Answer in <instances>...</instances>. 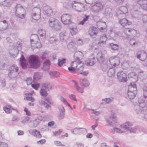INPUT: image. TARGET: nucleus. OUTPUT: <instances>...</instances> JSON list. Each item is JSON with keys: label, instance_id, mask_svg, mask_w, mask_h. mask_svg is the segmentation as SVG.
<instances>
[{"label": "nucleus", "instance_id": "obj_14", "mask_svg": "<svg viewBox=\"0 0 147 147\" xmlns=\"http://www.w3.org/2000/svg\"><path fill=\"white\" fill-rule=\"evenodd\" d=\"M29 133L37 138H40L42 135L40 134V132L36 129H33L29 131Z\"/></svg>", "mask_w": 147, "mask_h": 147}, {"label": "nucleus", "instance_id": "obj_35", "mask_svg": "<svg viewBox=\"0 0 147 147\" xmlns=\"http://www.w3.org/2000/svg\"><path fill=\"white\" fill-rule=\"evenodd\" d=\"M49 74L51 78H57L58 77L59 74L58 72L56 71H51L49 72Z\"/></svg>", "mask_w": 147, "mask_h": 147}, {"label": "nucleus", "instance_id": "obj_37", "mask_svg": "<svg viewBox=\"0 0 147 147\" xmlns=\"http://www.w3.org/2000/svg\"><path fill=\"white\" fill-rule=\"evenodd\" d=\"M145 100H144L143 98L142 97L138 98V102L140 107H145L146 104L144 102Z\"/></svg>", "mask_w": 147, "mask_h": 147}, {"label": "nucleus", "instance_id": "obj_61", "mask_svg": "<svg viewBox=\"0 0 147 147\" xmlns=\"http://www.w3.org/2000/svg\"><path fill=\"white\" fill-rule=\"evenodd\" d=\"M111 74L112 73V74H111V78L113 77L115 75V68L114 67L111 66Z\"/></svg>", "mask_w": 147, "mask_h": 147}, {"label": "nucleus", "instance_id": "obj_27", "mask_svg": "<svg viewBox=\"0 0 147 147\" xmlns=\"http://www.w3.org/2000/svg\"><path fill=\"white\" fill-rule=\"evenodd\" d=\"M119 22L123 27L127 25H130L131 24L130 22H129L125 18L119 19Z\"/></svg>", "mask_w": 147, "mask_h": 147}, {"label": "nucleus", "instance_id": "obj_5", "mask_svg": "<svg viewBox=\"0 0 147 147\" xmlns=\"http://www.w3.org/2000/svg\"><path fill=\"white\" fill-rule=\"evenodd\" d=\"M128 9L125 6H121L117 9L116 13L117 16L119 20L125 18L127 13Z\"/></svg>", "mask_w": 147, "mask_h": 147}, {"label": "nucleus", "instance_id": "obj_47", "mask_svg": "<svg viewBox=\"0 0 147 147\" xmlns=\"http://www.w3.org/2000/svg\"><path fill=\"white\" fill-rule=\"evenodd\" d=\"M124 131H121L120 129H118L117 128L114 127L113 129H112L111 133L113 134H114L115 133H123Z\"/></svg>", "mask_w": 147, "mask_h": 147}, {"label": "nucleus", "instance_id": "obj_49", "mask_svg": "<svg viewBox=\"0 0 147 147\" xmlns=\"http://www.w3.org/2000/svg\"><path fill=\"white\" fill-rule=\"evenodd\" d=\"M47 90H46L42 88H41L40 90V94L42 96H47L48 93H47Z\"/></svg>", "mask_w": 147, "mask_h": 147}, {"label": "nucleus", "instance_id": "obj_23", "mask_svg": "<svg viewBox=\"0 0 147 147\" xmlns=\"http://www.w3.org/2000/svg\"><path fill=\"white\" fill-rule=\"evenodd\" d=\"M59 38L61 40H66L68 38L67 33L65 31L61 32L59 34Z\"/></svg>", "mask_w": 147, "mask_h": 147}, {"label": "nucleus", "instance_id": "obj_13", "mask_svg": "<svg viewBox=\"0 0 147 147\" xmlns=\"http://www.w3.org/2000/svg\"><path fill=\"white\" fill-rule=\"evenodd\" d=\"M20 63L22 68L24 69H27L28 67V65L26 62L25 59L23 55H22L20 60Z\"/></svg>", "mask_w": 147, "mask_h": 147}, {"label": "nucleus", "instance_id": "obj_26", "mask_svg": "<svg viewBox=\"0 0 147 147\" xmlns=\"http://www.w3.org/2000/svg\"><path fill=\"white\" fill-rule=\"evenodd\" d=\"M79 82L80 85L83 87H87L90 85L88 81L86 78L80 79Z\"/></svg>", "mask_w": 147, "mask_h": 147}, {"label": "nucleus", "instance_id": "obj_20", "mask_svg": "<svg viewBox=\"0 0 147 147\" xmlns=\"http://www.w3.org/2000/svg\"><path fill=\"white\" fill-rule=\"evenodd\" d=\"M97 25L98 26V28L101 32H103L106 30V24L105 22H98L97 23Z\"/></svg>", "mask_w": 147, "mask_h": 147}, {"label": "nucleus", "instance_id": "obj_63", "mask_svg": "<svg viewBox=\"0 0 147 147\" xmlns=\"http://www.w3.org/2000/svg\"><path fill=\"white\" fill-rule=\"evenodd\" d=\"M32 18L33 20H37L40 18H37V14L34 12H32L31 15Z\"/></svg>", "mask_w": 147, "mask_h": 147}, {"label": "nucleus", "instance_id": "obj_25", "mask_svg": "<svg viewBox=\"0 0 147 147\" xmlns=\"http://www.w3.org/2000/svg\"><path fill=\"white\" fill-rule=\"evenodd\" d=\"M132 123L129 122H127L121 125V127L125 130H126L127 131L132 126Z\"/></svg>", "mask_w": 147, "mask_h": 147}, {"label": "nucleus", "instance_id": "obj_22", "mask_svg": "<svg viewBox=\"0 0 147 147\" xmlns=\"http://www.w3.org/2000/svg\"><path fill=\"white\" fill-rule=\"evenodd\" d=\"M96 58L98 61L100 63H104V59L103 58L102 52L101 51H100L98 52L97 54Z\"/></svg>", "mask_w": 147, "mask_h": 147}, {"label": "nucleus", "instance_id": "obj_9", "mask_svg": "<svg viewBox=\"0 0 147 147\" xmlns=\"http://www.w3.org/2000/svg\"><path fill=\"white\" fill-rule=\"evenodd\" d=\"M118 79L120 82H126L127 80V74L123 71L118 72L117 74Z\"/></svg>", "mask_w": 147, "mask_h": 147}, {"label": "nucleus", "instance_id": "obj_2", "mask_svg": "<svg viewBox=\"0 0 147 147\" xmlns=\"http://www.w3.org/2000/svg\"><path fill=\"white\" fill-rule=\"evenodd\" d=\"M8 76L11 79L17 78L19 76V71L18 67L15 65L10 67L8 70Z\"/></svg>", "mask_w": 147, "mask_h": 147}, {"label": "nucleus", "instance_id": "obj_33", "mask_svg": "<svg viewBox=\"0 0 147 147\" xmlns=\"http://www.w3.org/2000/svg\"><path fill=\"white\" fill-rule=\"evenodd\" d=\"M42 76L41 73L37 72L34 73L33 77V81L35 82L39 80Z\"/></svg>", "mask_w": 147, "mask_h": 147}, {"label": "nucleus", "instance_id": "obj_62", "mask_svg": "<svg viewBox=\"0 0 147 147\" xmlns=\"http://www.w3.org/2000/svg\"><path fill=\"white\" fill-rule=\"evenodd\" d=\"M66 59H62V60H60L59 59L58 60V65L59 66H61L63 63H65Z\"/></svg>", "mask_w": 147, "mask_h": 147}, {"label": "nucleus", "instance_id": "obj_59", "mask_svg": "<svg viewBox=\"0 0 147 147\" xmlns=\"http://www.w3.org/2000/svg\"><path fill=\"white\" fill-rule=\"evenodd\" d=\"M143 95L145 99L147 98V87H144L143 89Z\"/></svg>", "mask_w": 147, "mask_h": 147}, {"label": "nucleus", "instance_id": "obj_34", "mask_svg": "<svg viewBox=\"0 0 147 147\" xmlns=\"http://www.w3.org/2000/svg\"><path fill=\"white\" fill-rule=\"evenodd\" d=\"M33 12L36 13L37 14V18H40L41 10L38 7L34 8L33 9Z\"/></svg>", "mask_w": 147, "mask_h": 147}, {"label": "nucleus", "instance_id": "obj_64", "mask_svg": "<svg viewBox=\"0 0 147 147\" xmlns=\"http://www.w3.org/2000/svg\"><path fill=\"white\" fill-rule=\"evenodd\" d=\"M129 43L131 45H134L136 44H137V42H136L134 38H132L130 39L129 40Z\"/></svg>", "mask_w": 147, "mask_h": 147}, {"label": "nucleus", "instance_id": "obj_40", "mask_svg": "<svg viewBox=\"0 0 147 147\" xmlns=\"http://www.w3.org/2000/svg\"><path fill=\"white\" fill-rule=\"evenodd\" d=\"M70 32L71 35H76L77 33L78 30L76 26H74L70 28Z\"/></svg>", "mask_w": 147, "mask_h": 147}, {"label": "nucleus", "instance_id": "obj_44", "mask_svg": "<svg viewBox=\"0 0 147 147\" xmlns=\"http://www.w3.org/2000/svg\"><path fill=\"white\" fill-rule=\"evenodd\" d=\"M105 121L107 125H110V115H106L105 117Z\"/></svg>", "mask_w": 147, "mask_h": 147}, {"label": "nucleus", "instance_id": "obj_51", "mask_svg": "<svg viewBox=\"0 0 147 147\" xmlns=\"http://www.w3.org/2000/svg\"><path fill=\"white\" fill-rule=\"evenodd\" d=\"M102 102L101 103V104L104 105L107 104L109 103L110 101V98H105L102 100Z\"/></svg>", "mask_w": 147, "mask_h": 147}, {"label": "nucleus", "instance_id": "obj_21", "mask_svg": "<svg viewBox=\"0 0 147 147\" xmlns=\"http://www.w3.org/2000/svg\"><path fill=\"white\" fill-rule=\"evenodd\" d=\"M117 123L116 115L115 113L111 112V125L115 124Z\"/></svg>", "mask_w": 147, "mask_h": 147}, {"label": "nucleus", "instance_id": "obj_52", "mask_svg": "<svg viewBox=\"0 0 147 147\" xmlns=\"http://www.w3.org/2000/svg\"><path fill=\"white\" fill-rule=\"evenodd\" d=\"M16 47L18 50H21L22 49V44L20 42H17L16 44V46H13V48Z\"/></svg>", "mask_w": 147, "mask_h": 147}, {"label": "nucleus", "instance_id": "obj_48", "mask_svg": "<svg viewBox=\"0 0 147 147\" xmlns=\"http://www.w3.org/2000/svg\"><path fill=\"white\" fill-rule=\"evenodd\" d=\"M29 117H24L21 119V122L22 123H25L28 121Z\"/></svg>", "mask_w": 147, "mask_h": 147}, {"label": "nucleus", "instance_id": "obj_30", "mask_svg": "<svg viewBox=\"0 0 147 147\" xmlns=\"http://www.w3.org/2000/svg\"><path fill=\"white\" fill-rule=\"evenodd\" d=\"M52 87V85L50 83L45 82L42 84V88L48 91L51 89Z\"/></svg>", "mask_w": 147, "mask_h": 147}, {"label": "nucleus", "instance_id": "obj_3", "mask_svg": "<svg viewBox=\"0 0 147 147\" xmlns=\"http://www.w3.org/2000/svg\"><path fill=\"white\" fill-rule=\"evenodd\" d=\"M49 25L52 29L56 31L60 30L61 28V23L53 18L49 19Z\"/></svg>", "mask_w": 147, "mask_h": 147}, {"label": "nucleus", "instance_id": "obj_8", "mask_svg": "<svg viewBox=\"0 0 147 147\" xmlns=\"http://www.w3.org/2000/svg\"><path fill=\"white\" fill-rule=\"evenodd\" d=\"M72 6L74 10L78 12L82 11L84 7L83 4L75 1H74L72 3Z\"/></svg>", "mask_w": 147, "mask_h": 147}, {"label": "nucleus", "instance_id": "obj_39", "mask_svg": "<svg viewBox=\"0 0 147 147\" xmlns=\"http://www.w3.org/2000/svg\"><path fill=\"white\" fill-rule=\"evenodd\" d=\"M137 92L128 91L127 95L129 98L130 99H134L136 96Z\"/></svg>", "mask_w": 147, "mask_h": 147}, {"label": "nucleus", "instance_id": "obj_55", "mask_svg": "<svg viewBox=\"0 0 147 147\" xmlns=\"http://www.w3.org/2000/svg\"><path fill=\"white\" fill-rule=\"evenodd\" d=\"M19 119L18 118V117L17 116H14L12 118V120L9 122V125H13V121H18Z\"/></svg>", "mask_w": 147, "mask_h": 147}, {"label": "nucleus", "instance_id": "obj_50", "mask_svg": "<svg viewBox=\"0 0 147 147\" xmlns=\"http://www.w3.org/2000/svg\"><path fill=\"white\" fill-rule=\"evenodd\" d=\"M0 22H2L3 23L5 24V26L3 28H0V30L1 31H3L4 30H5L7 29L8 27V24L7 23V22L6 20H3L1 21H0Z\"/></svg>", "mask_w": 147, "mask_h": 147}, {"label": "nucleus", "instance_id": "obj_6", "mask_svg": "<svg viewBox=\"0 0 147 147\" xmlns=\"http://www.w3.org/2000/svg\"><path fill=\"white\" fill-rule=\"evenodd\" d=\"M42 98L44 100H46L48 102V103L44 100H39L38 102V103L39 105L44 107L45 108L48 109L51 107L49 105H53V101L52 100L51 97H47L45 98Z\"/></svg>", "mask_w": 147, "mask_h": 147}, {"label": "nucleus", "instance_id": "obj_1", "mask_svg": "<svg viewBox=\"0 0 147 147\" xmlns=\"http://www.w3.org/2000/svg\"><path fill=\"white\" fill-rule=\"evenodd\" d=\"M28 60L30 68L36 69L39 67L40 62L38 56L34 55H31Z\"/></svg>", "mask_w": 147, "mask_h": 147}, {"label": "nucleus", "instance_id": "obj_29", "mask_svg": "<svg viewBox=\"0 0 147 147\" xmlns=\"http://www.w3.org/2000/svg\"><path fill=\"white\" fill-rule=\"evenodd\" d=\"M128 77L129 79L131 80L134 82L138 80V77L137 74L134 72H131L128 74Z\"/></svg>", "mask_w": 147, "mask_h": 147}, {"label": "nucleus", "instance_id": "obj_57", "mask_svg": "<svg viewBox=\"0 0 147 147\" xmlns=\"http://www.w3.org/2000/svg\"><path fill=\"white\" fill-rule=\"evenodd\" d=\"M114 58H115V59L116 60V61H115L116 63H114L113 64L114 66V67H115L117 65L116 63L118 64H119V58L118 57L116 56H115L114 57H111V60L114 59Z\"/></svg>", "mask_w": 147, "mask_h": 147}, {"label": "nucleus", "instance_id": "obj_46", "mask_svg": "<svg viewBox=\"0 0 147 147\" xmlns=\"http://www.w3.org/2000/svg\"><path fill=\"white\" fill-rule=\"evenodd\" d=\"M140 13V12L136 10L132 11L131 12L132 16L135 18H137Z\"/></svg>", "mask_w": 147, "mask_h": 147}, {"label": "nucleus", "instance_id": "obj_7", "mask_svg": "<svg viewBox=\"0 0 147 147\" xmlns=\"http://www.w3.org/2000/svg\"><path fill=\"white\" fill-rule=\"evenodd\" d=\"M91 9L94 13H98L101 11L103 8V5L100 2L95 3L91 7Z\"/></svg>", "mask_w": 147, "mask_h": 147}, {"label": "nucleus", "instance_id": "obj_53", "mask_svg": "<svg viewBox=\"0 0 147 147\" xmlns=\"http://www.w3.org/2000/svg\"><path fill=\"white\" fill-rule=\"evenodd\" d=\"M40 120L38 118H37L33 121V126L34 127H37L39 123L40 122Z\"/></svg>", "mask_w": 147, "mask_h": 147}, {"label": "nucleus", "instance_id": "obj_28", "mask_svg": "<svg viewBox=\"0 0 147 147\" xmlns=\"http://www.w3.org/2000/svg\"><path fill=\"white\" fill-rule=\"evenodd\" d=\"M72 82L74 84V87L78 92L81 93L83 92L84 90L83 88L80 87L77 82L74 80H72Z\"/></svg>", "mask_w": 147, "mask_h": 147}, {"label": "nucleus", "instance_id": "obj_43", "mask_svg": "<svg viewBox=\"0 0 147 147\" xmlns=\"http://www.w3.org/2000/svg\"><path fill=\"white\" fill-rule=\"evenodd\" d=\"M84 129L86 130V129L83 128H77L76 127L74 129H71V132L72 133L74 134H79L80 132V129Z\"/></svg>", "mask_w": 147, "mask_h": 147}, {"label": "nucleus", "instance_id": "obj_54", "mask_svg": "<svg viewBox=\"0 0 147 147\" xmlns=\"http://www.w3.org/2000/svg\"><path fill=\"white\" fill-rule=\"evenodd\" d=\"M107 38L106 36L104 35L101 36L100 38V42L101 43H103L107 40Z\"/></svg>", "mask_w": 147, "mask_h": 147}, {"label": "nucleus", "instance_id": "obj_45", "mask_svg": "<svg viewBox=\"0 0 147 147\" xmlns=\"http://www.w3.org/2000/svg\"><path fill=\"white\" fill-rule=\"evenodd\" d=\"M101 64V68L102 70L104 71H106L107 70L108 67V64L106 62H104L103 63Z\"/></svg>", "mask_w": 147, "mask_h": 147}, {"label": "nucleus", "instance_id": "obj_15", "mask_svg": "<svg viewBox=\"0 0 147 147\" xmlns=\"http://www.w3.org/2000/svg\"><path fill=\"white\" fill-rule=\"evenodd\" d=\"M134 109L138 114H144V113L145 111V108L144 107H140V105L135 106L134 107Z\"/></svg>", "mask_w": 147, "mask_h": 147}, {"label": "nucleus", "instance_id": "obj_19", "mask_svg": "<svg viewBox=\"0 0 147 147\" xmlns=\"http://www.w3.org/2000/svg\"><path fill=\"white\" fill-rule=\"evenodd\" d=\"M77 46V45L75 42L71 41L68 44L67 48L73 51L76 49Z\"/></svg>", "mask_w": 147, "mask_h": 147}, {"label": "nucleus", "instance_id": "obj_24", "mask_svg": "<svg viewBox=\"0 0 147 147\" xmlns=\"http://www.w3.org/2000/svg\"><path fill=\"white\" fill-rule=\"evenodd\" d=\"M97 29L96 28H93V29L90 30L89 31V34L92 38H95L98 34Z\"/></svg>", "mask_w": 147, "mask_h": 147}, {"label": "nucleus", "instance_id": "obj_36", "mask_svg": "<svg viewBox=\"0 0 147 147\" xmlns=\"http://www.w3.org/2000/svg\"><path fill=\"white\" fill-rule=\"evenodd\" d=\"M83 64L82 61L78 62L77 68L76 70H79L80 72L83 71L84 69Z\"/></svg>", "mask_w": 147, "mask_h": 147}, {"label": "nucleus", "instance_id": "obj_10", "mask_svg": "<svg viewBox=\"0 0 147 147\" xmlns=\"http://www.w3.org/2000/svg\"><path fill=\"white\" fill-rule=\"evenodd\" d=\"M71 16L68 14H64L61 17V21L64 24H68L71 22Z\"/></svg>", "mask_w": 147, "mask_h": 147}, {"label": "nucleus", "instance_id": "obj_58", "mask_svg": "<svg viewBox=\"0 0 147 147\" xmlns=\"http://www.w3.org/2000/svg\"><path fill=\"white\" fill-rule=\"evenodd\" d=\"M85 17L84 18L83 20L80 22V24L83 25L87 21L89 18V16L85 15Z\"/></svg>", "mask_w": 147, "mask_h": 147}, {"label": "nucleus", "instance_id": "obj_60", "mask_svg": "<svg viewBox=\"0 0 147 147\" xmlns=\"http://www.w3.org/2000/svg\"><path fill=\"white\" fill-rule=\"evenodd\" d=\"M78 62L76 61L72 62L71 64V66L76 70L77 68Z\"/></svg>", "mask_w": 147, "mask_h": 147}, {"label": "nucleus", "instance_id": "obj_18", "mask_svg": "<svg viewBox=\"0 0 147 147\" xmlns=\"http://www.w3.org/2000/svg\"><path fill=\"white\" fill-rule=\"evenodd\" d=\"M128 91L137 92L136 85L134 82L131 83L128 86Z\"/></svg>", "mask_w": 147, "mask_h": 147}, {"label": "nucleus", "instance_id": "obj_56", "mask_svg": "<svg viewBox=\"0 0 147 147\" xmlns=\"http://www.w3.org/2000/svg\"><path fill=\"white\" fill-rule=\"evenodd\" d=\"M118 45L115 44L111 43V48L113 50H117L119 48Z\"/></svg>", "mask_w": 147, "mask_h": 147}, {"label": "nucleus", "instance_id": "obj_38", "mask_svg": "<svg viewBox=\"0 0 147 147\" xmlns=\"http://www.w3.org/2000/svg\"><path fill=\"white\" fill-rule=\"evenodd\" d=\"M50 65V61L49 60H47L43 64V67L42 69L43 70H46L49 69Z\"/></svg>", "mask_w": 147, "mask_h": 147}, {"label": "nucleus", "instance_id": "obj_11", "mask_svg": "<svg viewBox=\"0 0 147 147\" xmlns=\"http://www.w3.org/2000/svg\"><path fill=\"white\" fill-rule=\"evenodd\" d=\"M39 38L38 36L36 34H32L31 36L30 41L32 45V42H36V45L34 46L36 48H39L41 47V44L38 42Z\"/></svg>", "mask_w": 147, "mask_h": 147}, {"label": "nucleus", "instance_id": "obj_12", "mask_svg": "<svg viewBox=\"0 0 147 147\" xmlns=\"http://www.w3.org/2000/svg\"><path fill=\"white\" fill-rule=\"evenodd\" d=\"M136 57L140 60L144 61L147 58V53L143 50L138 51L136 54Z\"/></svg>", "mask_w": 147, "mask_h": 147}, {"label": "nucleus", "instance_id": "obj_41", "mask_svg": "<svg viewBox=\"0 0 147 147\" xmlns=\"http://www.w3.org/2000/svg\"><path fill=\"white\" fill-rule=\"evenodd\" d=\"M12 3V0H5L2 3L4 6L9 7Z\"/></svg>", "mask_w": 147, "mask_h": 147}, {"label": "nucleus", "instance_id": "obj_4", "mask_svg": "<svg viewBox=\"0 0 147 147\" xmlns=\"http://www.w3.org/2000/svg\"><path fill=\"white\" fill-rule=\"evenodd\" d=\"M15 14L16 16L21 19L25 18L26 11L23 7L20 4H18L15 7Z\"/></svg>", "mask_w": 147, "mask_h": 147}, {"label": "nucleus", "instance_id": "obj_31", "mask_svg": "<svg viewBox=\"0 0 147 147\" xmlns=\"http://www.w3.org/2000/svg\"><path fill=\"white\" fill-rule=\"evenodd\" d=\"M44 14L47 16H50L53 14L52 11L49 7H45L44 9Z\"/></svg>", "mask_w": 147, "mask_h": 147}, {"label": "nucleus", "instance_id": "obj_17", "mask_svg": "<svg viewBox=\"0 0 147 147\" xmlns=\"http://www.w3.org/2000/svg\"><path fill=\"white\" fill-rule=\"evenodd\" d=\"M137 3L140 5L143 9L147 11V0H140L137 1Z\"/></svg>", "mask_w": 147, "mask_h": 147}, {"label": "nucleus", "instance_id": "obj_16", "mask_svg": "<svg viewBox=\"0 0 147 147\" xmlns=\"http://www.w3.org/2000/svg\"><path fill=\"white\" fill-rule=\"evenodd\" d=\"M95 58L92 55L91 57H90L88 60L85 61V63L87 66H92L95 64Z\"/></svg>", "mask_w": 147, "mask_h": 147}, {"label": "nucleus", "instance_id": "obj_42", "mask_svg": "<svg viewBox=\"0 0 147 147\" xmlns=\"http://www.w3.org/2000/svg\"><path fill=\"white\" fill-rule=\"evenodd\" d=\"M83 56V54L82 52L80 51L75 52L74 57V58H76L78 60L80 59V57H82Z\"/></svg>", "mask_w": 147, "mask_h": 147}, {"label": "nucleus", "instance_id": "obj_32", "mask_svg": "<svg viewBox=\"0 0 147 147\" xmlns=\"http://www.w3.org/2000/svg\"><path fill=\"white\" fill-rule=\"evenodd\" d=\"M38 32L40 37H42L43 38L45 37L46 31L45 30L42 28H40L38 30Z\"/></svg>", "mask_w": 147, "mask_h": 147}]
</instances>
